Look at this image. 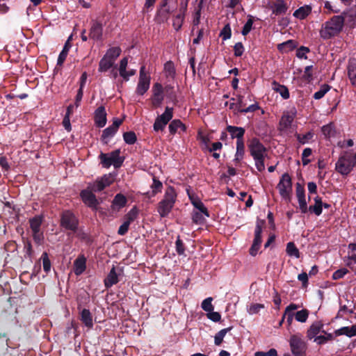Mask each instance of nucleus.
Returning <instances> with one entry per match:
<instances>
[{"label":"nucleus","instance_id":"obj_21","mask_svg":"<svg viewBox=\"0 0 356 356\" xmlns=\"http://www.w3.org/2000/svg\"><path fill=\"white\" fill-rule=\"evenodd\" d=\"M79 319L84 325L88 329H92L93 326L92 316L91 312L88 309H83L79 313Z\"/></svg>","mask_w":356,"mask_h":356},{"label":"nucleus","instance_id":"obj_52","mask_svg":"<svg viewBox=\"0 0 356 356\" xmlns=\"http://www.w3.org/2000/svg\"><path fill=\"white\" fill-rule=\"evenodd\" d=\"M204 214L197 212L196 211H193L192 213V220L193 222L197 224V225H203L206 220L204 218Z\"/></svg>","mask_w":356,"mask_h":356},{"label":"nucleus","instance_id":"obj_24","mask_svg":"<svg viewBox=\"0 0 356 356\" xmlns=\"http://www.w3.org/2000/svg\"><path fill=\"white\" fill-rule=\"evenodd\" d=\"M271 85L272 89H273V90L277 93H279L282 98L284 99H288L290 98V92H289V90L286 86L281 85L275 81H273Z\"/></svg>","mask_w":356,"mask_h":356},{"label":"nucleus","instance_id":"obj_34","mask_svg":"<svg viewBox=\"0 0 356 356\" xmlns=\"http://www.w3.org/2000/svg\"><path fill=\"white\" fill-rule=\"evenodd\" d=\"M180 129L182 131H186V126L181 122L180 120H173L169 124V131L170 134H175L177 133V129Z\"/></svg>","mask_w":356,"mask_h":356},{"label":"nucleus","instance_id":"obj_38","mask_svg":"<svg viewBox=\"0 0 356 356\" xmlns=\"http://www.w3.org/2000/svg\"><path fill=\"white\" fill-rule=\"evenodd\" d=\"M321 132H323L324 137L326 138L334 137L336 135V129H334V123L331 122L323 126V127H321Z\"/></svg>","mask_w":356,"mask_h":356},{"label":"nucleus","instance_id":"obj_25","mask_svg":"<svg viewBox=\"0 0 356 356\" xmlns=\"http://www.w3.org/2000/svg\"><path fill=\"white\" fill-rule=\"evenodd\" d=\"M336 337H339L341 335H346L348 337H353L356 336V325H353L351 327L349 326H343L339 329H337L334 332Z\"/></svg>","mask_w":356,"mask_h":356},{"label":"nucleus","instance_id":"obj_5","mask_svg":"<svg viewBox=\"0 0 356 356\" xmlns=\"http://www.w3.org/2000/svg\"><path fill=\"white\" fill-rule=\"evenodd\" d=\"M121 150L120 149H115L109 154L101 152L99 155V159L101 161L102 167L109 168L111 165L115 169L121 168L124 161V156H121Z\"/></svg>","mask_w":356,"mask_h":356},{"label":"nucleus","instance_id":"obj_44","mask_svg":"<svg viewBox=\"0 0 356 356\" xmlns=\"http://www.w3.org/2000/svg\"><path fill=\"white\" fill-rule=\"evenodd\" d=\"M232 327H229L227 328H223L217 332L215 335V344L216 346H220L222 344L223 338L225 337L226 334L231 331Z\"/></svg>","mask_w":356,"mask_h":356},{"label":"nucleus","instance_id":"obj_45","mask_svg":"<svg viewBox=\"0 0 356 356\" xmlns=\"http://www.w3.org/2000/svg\"><path fill=\"white\" fill-rule=\"evenodd\" d=\"M122 138H124L125 143L129 145L134 144L137 141V136L134 131H132L124 132L122 134Z\"/></svg>","mask_w":356,"mask_h":356},{"label":"nucleus","instance_id":"obj_28","mask_svg":"<svg viewBox=\"0 0 356 356\" xmlns=\"http://www.w3.org/2000/svg\"><path fill=\"white\" fill-rule=\"evenodd\" d=\"M347 73H348L350 83L356 88V59L350 60Z\"/></svg>","mask_w":356,"mask_h":356},{"label":"nucleus","instance_id":"obj_47","mask_svg":"<svg viewBox=\"0 0 356 356\" xmlns=\"http://www.w3.org/2000/svg\"><path fill=\"white\" fill-rule=\"evenodd\" d=\"M294 120V115H284L282 116L280 120V125L284 129H289L291 126L292 122Z\"/></svg>","mask_w":356,"mask_h":356},{"label":"nucleus","instance_id":"obj_39","mask_svg":"<svg viewBox=\"0 0 356 356\" xmlns=\"http://www.w3.org/2000/svg\"><path fill=\"white\" fill-rule=\"evenodd\" d=\"M173 118V108L167 106L164 113L162 115L157 116L156 120H160L161 122H166L169 123L171 119Z\"/></svg>","mask_w":356,"mask_h":356},{"label":"nucleus","instance_id":"obj_15","mask_svg":"<svg viewBox=\"0 0 356 356\" xmlns=\"http://www.w3.org/2000/svg\"><path fill=\"white\" fill-rule=\"evenodd\" d=\"M103 24L101 21L95 19L91 21V27L89 30V38L99 42L102 40Z\"/></svg>","mask_w":356,"mask_h":356},{"label":"nucleus","instance_id":"obj_19","mask_svg":"<svg viewBox=\"0 0 356 356\" xmlns=\"http://www.w3.org/2000/svg\"><path fill=\"white\" fill-rule=\"evenodd\" d=\"M73 268H74V273L79 275L85 272L86 268V258L84 254H80L73 262Z\"/></svg>","mask_w":356,"mask_h":356},{"label":"nucleus","instance_id":"obj_32","mask_svg":"<svg viewBox=\"0 0 356 356\" xmlns=\"http://www.w3.org/2000/svg\"><path fill=\"white\" fill-rule=\"evenodd\" d=\"M314 205H310L309 208H308V211L316 215V216H320L322 213L321 197L317 195L314 198Z\"/></svg>","mask_w":356,"mask_h":356},{"label":"nucleus","instance_id":"obj_8","mask_svg":"<svg viewBox=\"0 0 356 356\" xmlns=\"http://www.w3.org/2000/svg\"><path fill=\"white\" fill-rule=\"evenodd\" d=\"M113 182L111 174L103 175L92 182H89L85 190L90 191L92 193H99L111 186Z\"/></svg>","mask_w":356,"mask_h":356},{"label":"nucleus","instance_id":"obj_50","mask_svg":"<svg viewBox=\"0 0 356 356\" xmlns=\"http://www.w3.org/2000/svg\"><path fill=\"white\" fill-rule=\"evenodd\" d=\"M220 37L222 38V40H228L232 37V28L229 23L226 24L222 31H220Z\"/></svg>","mask_w":356,"mask_h":356},{"label":"nucleus","instance_id":"obj_14","mask_svg":"<svg viewBox=\"0 0 356 356\" xmlns=\"http://www.w3.org/2000/svg\"><path fill=\"white\" fill-rule=\"evenodd\" d=\"M122 124V120L119 118L113 119L112 124L106 127L102 131L101 140L103 144H108V139L113 138L115 134L118 132L120 125Z\"/></svg>","mask_w":356,"mask_h":356},{"label":"nucleus","instance_id":"obj_29","mask_svg":"<svg viewBox=\"0 0 356 356\" xmlns=\"http://www.w3.org/2000/svg\"><path fill=\"white\" fill-rule=\"evenodd\" d=\"M186 13L179 12L172 17V26L177 31H179L186 18Z\"/></svg>","mask_w":356,"mask_h":356},{"label":"nucleus","instance_id":"obj_27","mask_svg":"<svg viewBox=\"0 0 356 356\" xmlns=\"http://www.w3.org/2000/svg\"><path fill=\"white\" fill-rule=\"evenodd\" d=\"M173 13L157 8L156 15H154V21L158 24H164L168 22L170 15Z\"/></svg>","mask_w":356,"mask_h":356},{"label":"nucleus","instance_id":"obj_60","mask_svg":"<svg viewBox=\"0 0 356 356\" xmlns=\"http://www.w3.org/2000/svg\"><path fill=\"white\" fill-rule=\"evenodd\" d=\"M259 109L258 103H254L247 108H238V113H253Z\"/></svg>","mask_w":356,"mask_h":356},{"label":"nucleus","instance_id":"obj_54","mask_svg":"<svg viewBox=\"0 0 356 356\" xmlns=\"http://www.w3.org/2000/svg\"><path fill=\"white\" fill-rule=\"evenodd\" d=\"M213 298H207L202 302V309L203 311L210 312L213 311V306L212 305Z\"/></svg>","mask_w":356,"mask_h":356},{"label":"nucleus","instance_id":"obj_41","mask_svg":"<svg viewBox=\"0 0 356 356\" xmlns=\"http://www.w3.org/2000/svg\"><path fill=\"white\" fill-rule=\"evenodd\" d=\"M192 204L193 206L195 207V208L197 210V212L202 213L206 217H209V212L202 201L198 199L192 200Z\"/></svg>","mask_w":356,"mask_h":356},{"label":"nucleus","instance_id":"obj_40","mask_svg":"<svg viewBox=\"0 0 356 356\" xmlns=\"http://www.w3.org/2000/svg\"><path fill=\"white\" fill-rule=\"evenodd\" d=\"M286 254L288 256L293 257L296 258L300 257V253L299 252L297 246H296L294 242H289L286 245Z\"/></svg>","mask_w":356,"mask_h":356},{"label":"nucleus","instance_id":"obj_22","mask_svg":"<svg viewBox=\"0 0 356 356\" xmlns=\"http://www.w3.org/2000/svg\"><path fill=\"white\" fill-rule=\"evenodd\" d=\"M118 274L115 272V267L113 266L111 271H109L107 277L104 280V286L106 289L111 288L115 284L118 283Z\"/></svg>","mask_w":356,"mask_h":356},{"label":"nucleus","instance_id":"obj_51","mask_svg":"<svg viewBox=\"0 0 356 356\" xmlns=\"http://www.w3.org/2000/svg\"><path fill=\"white\" fill-rule=\"evenodd\" d=\"M138 216V209L136 207L131 208L130 211H129L128 213L125 215V221L128 222V223H132L134 222L135 219L137 218Z\"/></svg>","mask_w":356,"mask_h":356},{"label":"nucleus","instance_id":"obj_12","mask_svg":"<svg viewBox=\"0 0 356 356\" xmlns=\"http://www.w3.org/2000/svg\"><path fill=\"white\" fill-rule=\"evenodd\" d=\"M151 77L148 72L145 70V67L141 66L140 70V76H138V82L136 88V93L138 95H144L150 86Z\"/></svg>","mask_w":356,"mask_h":356},{"label":"nucleus","instance_id":"obj_6","mask_svg":"<svg viewBox=\"0 0 356 356\" xmlns=\"http://www.w3.org/2000/svg\"><path fill=\"white\" fill-rule=\"evenodd\" d=\"M298 308L299 305L295 303H291L286 308H285L284 316H286V323L288 326L291 325L293 318L300 323H305L307 321L309 311L307 309H303L296 313L293 312Z\"/></svg>","mask_w":356,"mask_h":356},{"label":"nucleus","instance_id":"obj_9","mask_svg":"<svg viewBox=\"0 0 356 356\" xmlns=\"http://www.w3.org/2000/svg\"><path fill=\"white\" fill-rule=\"evenodd\" d=\"M355 166V161L351 159V156L345 154L339 156V160L336 163L335 170L338 173L346 176L350 174Z\"/></svg>","mask_w":356,"mask_h":356},{"label":"nucleus","instance_id":"obj_18","mask_svg":"<svg viewBox=\"0 0 356 356\" xmlns=\"http://www.w3.org/2000/svg\"><path fill=\"white\" fill-rule=\"evenodd\" d=\"M95 124L99 128H103L106 123V113L105 108L101 106L97 108L95 111Z\"/></svg>","mask_w":356,"mask_h":356},{"label":"nucleus","instance_id":"obj_58","mask_svg":"<svg viewBox=\"0 0 356 356\" xmlns=\"http://www.w3.org/2000/svg\"><path fill=\"white\" fill-rule=\"evenodd\" d=\"M233 51H234L235 57H241L243 52H245V47L241 42H238L233 46Z\"/></svg>","mask_w":356,"mask_h":356},{"label":"nucleus","instance_id":"obj_55","mask_svg":"<svg viewBox=\"0 0 356 356\" xmlns=\"http://www.w3.org/2000/svg\"><path fill=\"white\" fill-rule=\"evenodd\" d=\"M312 155V149L309 147H307L304 149L303 152H302L301 159L302 164L303 165H307L310 163V159H307Z\"/></svg>","mask_w":356,"mask_h":356},{"label":"nucleus","instance_id":"obj_49","mask_svg":"<svg viewBox=\"0 0 356 356\" xmlns=\"http://www.w3.org/2000/svg\"><path fill=\"white\" fill-rule=\"evenodd\" d=\"M152 195H155L160 193L162 189V183L156 177H153V184L151 185Z\"/></svg>","mask_w":356,"mask_h":356},{"label":"nucleus","instance_id":"obj_33","mask_svg":"<svg viewBox=\"0 0 356 356\" xmlns=\"http://www.w3.org/2000/svg\"><path fill=\"white\" fill-rule=\"evenodd\" d=\"M122 50L119 47H113L108 49L102 58L115 60L121 54Z\"/></svg>","mask_w":356,"mask_h":356},{"label":"nucleus","instance_id":"obj_3","mask_svg":"<svg viewBox=\"0 0 356 356\" xmlns=\"http://www.w3.org/2000/svg\"><path fill=\"white\" fill-rule=\"evenodd\" d=\"M177 200V193L173 187L169 186L164 193L163 199L158 203L157 212L161 218H165L173 209L174 204Z\"/></svg>","mask_w":356,"mask_h":356},{"label":"nucleus","instance_id":"obj_56","mask_svg":"<svg viewBox=\"0 0 356 356\" xmlns=\"http://www.w3.org/2000/svg\"><path fill=\"white\" fill-rule=\"evenodd\" d=\"M33 232V239L35 243L38 245H40L43 243L44 236L43 232L41 231H32Z\"/></svg>","mask_w":356,"mask_h":356},{"label":"nucleus","instance_id":"obj_13","mask_svg":"<svg viewBox=\"0 0 356 356\" xmlns=\"http://www.w3.org/2000/svg\"><path fill=\"white\" fill-rule=\"evenodd\" d=\"M95 193L90 190L84 189L81 190V193H79V197H81L83 204L92 209V211H97L99 209V202Z\"/></svg>","mask_w":356,"mask_h":356},{"label":"nucleus","instance_id":"obj_36","mask_svg":"<svg viewBox=\"0 0 356 356\" xmlns=\"http://www.w3.org/2000/svg\"><path fill=\"white\" fill-rule=\"evenodd\" d=\"M43 222V216H34L33 218L29 219L30 228L32 232H40V226Z\"/></svg>","mask_w":356,"mask_h":356},{"label":"nucleus","instance_id":"obj_30","mask_svg":"<svg viewBox=\"0 0 356 356\" xmlns=\"http://www.w3.org/2000/svg\"><path fill=\"white\" fill-rule=\"evenodd\" d=\"M297 47V42L293 40H289L277 44V49L281 52H290Z\"/></svg>","mask_w":356,"mask_h":356},{"label":"nucleus","instance_id":"obj_42","mask_svg":"<svg viewBox=\"0 0 356 356\" xmlns=\"http://www.w3.org/2000/svg\"><path fill=\"white\" fill-rule=\"evenodd\" d=\"M314 134L312 131H308L306 134L301 135L300 134H295V137H296L298 143L301 144L307 143L309 141L312 140L314 138Z\"/></svg>","mask_w":356,"mask_h":356},{"label":"nucleus","instance_id":"obj_17","mask_svg":"<svg viewBox=\"0 0 356 356\" xmlns=\"http://www.w3.org/2000/svg\"><path fill=\"white\" fill-rule=\"evenodd\" d=\"M226 131L231 135L232 139H236V144L245 143L243 141V136L245 133V129L241 127L229 125L226 127Z\"/></svg>","mask_w":356,"mask_h":356},{"label":"nucleus","instance_id":"obj_57","mask_svg":"<svg viewBox=\"0 0 356 356\" xmlns=\"http://www.w3.org/2000/svg\"><path fill=\"white\" fill-rule=\"evenodd\" d=\"M295 191H296L297 199L305 198V188L303 184L297 182L296 185H295Z\"/></svg>","mask_w":356,"mask_h":356},{"label":"nucleus","instance_id":"obj_23","mask_svg":"<svg viewBox=\"0 0 356 356\" xmlns=\"http://www.w3.org/2000/svg\"><path fill=\"white\" fill-rule=\"evenodd\" d=\"M312 13V6L309 5H305L296 10L293 13L294 17L303 20L307 19Z\"/></svg>","mask_w":356,"mask_h":356},{"label":"nucleus","instance_id":"obj_46","mask_svg":"<svg viewBox=\"0 0 356 356\" xmlns=\"http://www.w3.org/2000/svg\"><path fill=\"white\" fill-rule=\"evenodd\" d=\"M330 90V86L329 85L324 84L321 86L320 90L314 92L313 95L314 99L316 100L321 99Z\"/></svg>","mask_w":356,"mask_h":356},{"label":"nucleus","instance_id":"obj_48","mask_svg":"<svg viewBox=\"0 0 356 356\" xmlns=\"http://www.w3.org/2000/svg\"><path fill=\"white\" fill-rule=\"evenodd\" d=\"M253 24V17L248 15V19L245 23L244 26L242 28L241 34L243 36H246L251 31Z\"/></svg>","mask_w":356,"mask_h":356},{"label":"nucleus","instance_id":"obj_61","mask_svg":"<svg viewBox=\"0 0 356 356\" xmlns=\"http://www.w3.org/2000/svg\"><path fill=\"white\" fill-rule=\"evenodd\" d=\"M186 249L184 248V244L181 240L180 236H177L176 241V252L179 255H184Z\"/></svg>","mask_w":356,"mask_h":356},{"label":"nucleus","instance_id":"obj_31","mask_svg":"<svg viewBox=\"0 0 356 356\" xmlns=\"http://www.w3.org/2000/svg\"><path fill=\"white\" fill-rule=\"evenodd\" d=\"M72 39V36H70L69 39L65 42V46H63L62 51L60 52L58 58H57V65H62L63 63L66 60V57L67 54L69 53V50L72 47V44L70 43V40Z\"/></svg>","mask_w":356,"mask_h":356},{"label":"nucleus","instance_id":"obj_20","mask_svg":"<svg viewBox=\"0 0 356 356\" xmlns=\"http://www.w3.org/2000/svg\"><path fill=\"white\" fill-rule=\"evenodd\" d=\"M323 327V323H322L321 321H316L312 323L309 328L307 329V339H312L317 337V334L323 331L321 330Z\"/></svg>","mask_w":356,"mask_h":356},{"label":"nucleus","instance_id":"obj_62","mask_svg":"<svg viewBox=\"0 0 356 356\" xmlns=\"http://www.w3.org/2000/svg\"><path fill=\"white\" fill-rule=\"evenodd\" d=\"M73 234H76V237H77L79 239L85 241L86 243H90L91 238H90L89 235L85 233L82 230H79L76 232V233H72Z\"/></svg>","mask_w":356,"mask_h":356},{"label":"nucleus","instance_id":"obj_35","mask_svg":"<svg viewBox=\"0 0 356 356\" xmlns=\"http://www.w3.org/2000/svg\"><path fill=\"white\" fill-rule=\"evenodd\" d=\"M115 61L111 59L102 58L99 62L98 71L101 73L108 72L109 69L115 66Z\"/></svg>","mask_w":356,"mask_h":356},{"label":"nucleus","instance_id":"obj_1","mask_svg":"<svg viewBox=\"0 0 356 356\" xmlns=\"http://www.w3.org/2000/svg\"><path fill=\"white\" fill-rule=\"evenodd\" d=\"M347 14L343 13L340 15H333L332 17L321 24L320 37L323 40H330L337 37L343 31Z\"/></svg>","mask_w":356,"mask_h":356},{"label":"nucleus","instance_id":"obj_64","mask_svg":"<svg viewBox=\"0 0 356 356\" xmlns=\"http://www.w3.org/2000/svg\"><path fill=\"white\" fill-rule=\"evenodd\" d=\"M312 65L307 66L306 67H305L303 79L305 81H306L308 83L312 80Z\"/></svg>","mask_w":356,"mask_h":356},{"label":"nucleus","instance_id":"obj_26","mask_svg":"<svg viewBox=\"0 0 356 356\" xmlns=\"http://www.w3.org/2000/svg\"><path fill=\"white\" fill-rule=\"evenodd\" d=\"M158 8L173 13L177 8V0H161Z\"/></svg>","mask_w":356,"mask_h":356},{"label":"nucleus","instance_id":"obj_2","mask_svg":"<svg viewBox=\"0 0 356 356\" xmlns=\"http://www.w3.org/2000/svg\"><path fill=\"white\" fill-rule=\"evenodd\" d=\"M249 152L255 162V168L260 172L265 170V157L268 149L257 138H252L248 144Z\"/></svg>","mask_w":356,"mask_h":356},{"label":"nucleus","instance_id":"obj_10","mask_svg":"<svg viewBox=\"0 0 356 356\" xmlns=\"http://www.w3.org/2000/svg\"><path fill=\"white\" fill-rule=\"evenodd\" d=\"M264 225V220H258L257 222H256L254 241H252V246L250 249H249V254L252 257L256 256L259 250L261 248L262 243V229Z\"/></svg>","mask_w":356,"mask_h":356},{"label":"nucleus","instance_id":"obj_63","mask_svg":"<svg viewBox=\"0 0 356 356\" xmlns=\"http://www.w3.org/2000/svg\"><path fill=\"white\" fill-rule=\"evenodd\" d=\"M168 123L166 122L161 121V120H154V123L153 125L154 131H162L164 130L165 127Z\"/></svg>","mask_w":356,"mask_h":356},{"label":"nucleus","instance_id":"obj_59","mask_svg":"<svg viewBox=\"0 0 356 356\" xmlns=\"http://www.w3.org/2000/svg\"><path fill=\"white\" fill-rule=\"evenodd\" d=\"M348 273L349 270H347L346 268H340L339 270H337L333 273L332 280H339L341 278H343Z\"/></svg>","mask_w":356,"mask_h":356},{"label":"nucleus","instance_id":"obj_16","mask_svg":"<svg viewBox=\"0 0 356 356\" xmlns=\"http://www.w3.org/2000/svg\"><path fill=\"white\" fill-rule=\"evenodd\" d=\"M268 8L272 11V15L275 16L284 15L287 13L288 6L284 0H271L268 3Z\"/></svg>","mask_w":356,"mask_h":356},{"label":"nucleus","instance_id":"obj_37","mask_svg":"<svg viewBox=\"0 0 356 356\" xmlns=\"http://www.w3.org/2000/svg\"><path fill=\"white\" fill-rule=\"evenodd\" d=\"M126 204H127V199L125 196L121 193H118L112 200V208L113 209V207L116 206L118 209H122Z\"/></svg>","mask_w":356,"mask_h":356},{"label":"nucleus","instance_id":"obj_43","mask_svg":"<svg viewBox=\"0 0 356 356\" xmlns=\"http://www.w3.org/2000/svg\"><path fill=\"white\" fill-rule=\"evenodd\" d=\"M323 332L325 334V336L321 335L314 339V341L318 345L325 344L334 339L333 334L326 333L325 331H323Z\"/></svg>","mask_w":356,"mask_h":356},{"label":"nucleus","instance_id":"obj_7","mask_svg":"<svg viewBox=\"0 0 356 356\" xmlns=\"http://www.w3.org/2000/svg\"><path fill=\"white\" fill-rule=\"evenodd\" d=\"M289 344L291 352L293 356H307V345L301 338L300 334H292L290 337Z\"/></svg>","mask_w":356,"mask_h":356},{"label":"nucleus","instance_id":"obj_53","mask_svg":"<svg viewBox=\"0 0 356 356\" xmlns=\"http://www.w3.org/2000/svg\"><path fill=\"white\" fill-rule=\"evenodd\" d=\"M40 259L42 260L43 270L45 271V273L49 272L51 268V261L48 257L47 252H43L42 258Z\"/></svg>","mask_w":356,"mask_h":356},{"label":"nucleus","instance_id":"obj_4","mask_svg":"<svg viewBox=\"0 0 356 356\" xmlns=\"http://www.w3.org/2000/svg\"><path fill=\"white\" fill-rule=\"evenodd\" d=\"M60 227L71 233L79 231V220L71 210H65L60 213Z\"/></svg>","mask_w":356,"mask_h":356},{"label":"nucleus","instance_id":"obj_11","mask_svg":"<svg viewBox=\"0 0 356 356\" xmlns=\"http://www.w3.org/2000/svg\"><path fill=\"white\" fill-rule=\"evenodd\" d=\"M278 191L282 198L291 200V193L292 191V182L290 175L285 172L282 175L280 182L277 184Z\"/></svg>","mask_w":356,"mask_h":356}]
</instances>
